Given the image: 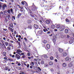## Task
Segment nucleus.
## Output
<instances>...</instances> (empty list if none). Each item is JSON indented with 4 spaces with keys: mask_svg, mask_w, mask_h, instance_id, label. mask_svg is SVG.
Returning a JSON list of instances; mask_svg holds the SVG:
<instances>
[{
    "mask_svg": "<svg viewBox=\"0 0 74 74\" xmlns=\"http://www.w3.org/2000/svg\"><path fill=\"white\" fill-rule=\"evenodd\" d=\"M15 58H16L17 60H19V59H21V56H20L16 54L15 55Z\"/></svg>",
    "mask_w": 74,
    "mask_h": 74,
    "instance_id": "nucleus-1",
    "label": "nucleus"
},
{
    "mask_svg": "<svg viewBox=\"0 0 74 74\" xmlns=\"http://www.w3.org/2000/svg\"><path fill=\"white\" fill-rule=\"evenodd\" d=\"M37 8L36 7L35 5H32V11H34V10L37 9Z\"/></svg>",
    "mask_w": 74,
    "mask_h": 74,
    "instance_id": "nucleus-2",
    "label": "nucleus"
},
{
    "mask_svg": "<svg viewBox=\"0 0 74 74\" xmlns=\"http://www.w3.org/2000/svg\"><path fill=\"white\" fill-rule=\"evenodd\" d=\"M2 9L3 10H5V8H7V6L5 5V4H4L2 6Z\"/></svg>",
    "mask_w": 74,
    "mask_h": 74,
    "instance_id": "nucleus-3",
    "label": "nucleus"
},
{
    "mask_svg": "<svg viewBox=\"0 0 74 74\" xmlns=\"http://www.w3.org/2000/svg\"><path fill=\"white\" fill-rule=\"evenodd\" d=\"M64 29H65V27L64 26H62L60 28V31L61 32L63 31Z\"/></svg>",
    "mask_w": 74,
    "mask_h": 74,
    "instance_id": "nucleus-4",
    "label": "nucleus"
},
{
    "mask_svg": "<svg viewBox=\"0 0 74 74\" xmlns=\"http://www.w3.org/2000/svg\"><path fill=\"white\" fill-rule=\"evenodd\" d=\"M71 40H70L69 41V43L70 44H72L73 42V40H74V38H71Z\"/></svg>",
    "mask_w": 74,
    "mask_h": 74,
    "instance_id": "nucleus-5",
    "label": "nucleus"
},
{
    "mask_svg": "<svg viewBox=\"0 0 74 74\" xmlns=\"http://www.w3.org/2000/svg\"><path fill=\"white\" fill-rule=\"evenodd\" d=\"M20 52H22V51H21V50L20 49L17 50V52H16V53H18V54H19V55H20V56H21V53H20Z\"/></svg>",
    "mask_w": 74,
    "mask_h": 74,
    "instance_id": "nucleus-6",
    "label": "nucleus"
},
{
    "mask_svg": "<svg viewBox=\"0 0 74 74\" xmlns=\"http://www.w3.org/2000/svg\"><path fill=\"white\" fill-rule=\"evenodd\" d=\"M51 21H49L48 20H47L45 22L47 23V24H49L50 23V22H51Z\"/></svg>",
    "mask_w": 74,
    "mask_h": 74,
    "instance_id": "nucleus-7",
    "label": "nucleus"
},
{
    "mask_svg": "<svg viewBox=\"0 0 74 74\" xmlns=\"http://www.w3.org/2000/svg\"><path fill=\"white\" fill-rule=\"evenodd\" d=\"M60 25L59 24H57L56 25V27L57 29H59L60 27Z\"/></svg>",
    "mask_w": 74,
    "mask_h": 74,
    "instance_id": "nucleus-8",
    "label": "nucleus"
},
{
    "mask_svg": "<svg viewBox=\"0 0 74 74\" xmlns=\"http://www.w3.org/2000/svg\"><path fill=\"white\" fill-rule=\"evenodd\" d=\"M34 26L36 29H38V25H34Z\"/></svg>",
    "mask_w": 74,
    "mask_h": 74,
    "instance_id": "nucleus-9",
    "label": "nucleus"
},
{
    "mask_svg": "<svg viewBox=\"0 0 74 74\" xmlns=\"http://www.w3.org/2000/svg\"><path fill=\"white\" fill-rule=\"evenodd\" d=\"M59 51L60 53H62L63 52V49L60 48H59Z\"/></svg>",
    "mask_w": 74,
    "mask_h": 74,
    "instance_id": "nucleus-10",
    "label": "nucleus"
},
{
    "mask_svg": "<svg viewBox=\"0 0 74 74\" xmlns=\"http://www.w3.org/2000/svg\"><path fill=\"white\" fill-rule=\"evenodd\" d=\"M47 47L48 49H49L50 48V47H51V46H50V45L49 44H47Z\"/></svg>",
    "mask_w": 74,
    "mask_h": 74,
    "instance_id": "nucleus-11",
    "label": "nucleus"
},
{
    "mask_svg": "<svg viewBox=\"0 0 74 74\" xmlns=\"http://www.w3.org/2000/svg\"><path fill=\"white\" fill-rule=\"evenodd\" d=\"M10 12H11V13L12 14H14V12H13V9L12 8L10 9Z\"/></svg>",
    "mask_w": 74,
    "mask_h": 74,
    "instance_id": "nucleus-12",
    "label": "nucleus"
},
{
    "mask_svg": "<svg viewBox=\"0 0 74 74\" xmlns=\"http://www.w3.org/2000/svg\"><path fill=\"white\" fill-rule=\"evenodd\" d=\"M45 67H49V66L48 64H45L44 65Z\"/></svg>",
    "mask_w": 74,
    "mask_h": 74,
    "instance_id": "nucleus-13",
    "label": "nucleus"
},
{
    "mask_svg": "<svg viewBox=\"0 0 74 74\" xmlns=\"http://www.w3.org/2000/svg\"><path fill=\"white\" fill-rule=\"evenodd\" d=\"M65 32L66 33H68L69 32V29H66L65 30Z\"/></svg>",
    "mask_w": 74,
    "mask_h": 74,
    "instance_id": "nucleus-14",
    "label": "nucleus"
},
{
    "mask_svg": "<svg viewBox=\"0 0 74 74\" xmlns=\"http://www.w3.org/2000/svg\"><path fill=\"white\" fill-rule=\"evenodd\" d=\"M7 17L8 18V19H9V20H10V19H11V17L10 15H8L7 16Z\"/></svg>",
    "mask_w": 74,
    "mask_h": 74,
    "instance_id": "nucleus-15",
    "label": "nucleus"
},
{
    "mask_svg": "<svg viewBox=\"0 0 74 74\" xmlns=\"http://www.w3.org/2000/svg\"><path fill=\"white\" fill-rule=\"evenodd\" d=\"M8 29L10 30L11 32H13V29H12V28H11L10 27H8Z\"/></svg>",
    "mask_w": 74,
    "mask_h": 74,
    "instance_id": "nucleus-16",
    "label": "nucleus"
},
{
    "mask_svg": "<svg viewBox=\"0 0 74 74\" xmlns=\"http://www.w3.org/2000/svg\"><path fill=\"white\" fill-rule=\"evenodd\" d=\"M2 9V3L0 2V9Z\"/></svg>",
    "mask_w": 74,
    "mask_h": 74,
    "instance_id": "nucleus-17",
    "label": "nucleus"
},
{
    "mask_svg": "<svg viewBox=\"0 0 74 74\" xmlns=\"http://www.w3.org/2000/svg\"><path fill=\"white\" fill-rule=\"evenodd\" d=\"M63 55L64 56H67V53L65 52L63 53Z\"/></svg>",
    "mask_w": 74,
    "mask_h": 74,
    "instance_id": "nucleus-18",
    "label": "nucleus"
},
{
    "mask_svg": "<svg viewBox=\"0 0 74 74\" xmlns=\"http://www.w3.org/2000/svg\"><path fill=\"white\" fill-rule=\"evenodd\" d=\"M49 64L50 66H52L53 65V63L51 62H50L49 63Z\"/></svg>",
    "mask_w": 74,
    "mask_h": 74,
    "instance_id": "nucleus-19",
    "label": "nucleus"
},
{
    "mask_svg": "<svg viewBox=\"0 0 74 74\" xmlns=\"http://www.w3.org/2000/svg\"><path fill=\"white\" fill-rule=\"evenodd\" d=\"M22 15V14L21 13H19L17 16V18H19V17H20V16H21Z\"/></svg>",
    "mask_w": 74,
    "mask_h": 74,
    "instance_id": "nucleus-20",
    "label": "nucleus"
},
{
    "mask_svg": "<svg viewBox=\"0 0 74 74\" xmlns=\"http://www.w3.org/2000/svg\"><path fill=\"white\" fill-rule=\"evenodd\" d=\"M65 60L66 61H69V58L68 57H66L65 58Z\"/></svg>",
    "mask_w": 74,
    "mask_h": 74,
    "instance_id": "nucleus-21",
    "label": "nucleus"
},
{
    "mask_svg": "<svg viewBox=\"0 0 74 74\" xmlns=\"http://www.w3.org/2000/svg\"><path fill=\"white\" fill-rule=\"evenodd\" d=\"M7 49L8 51H10L11 49V47H10L9 46H8L7 48Z\"/></svg>",
    "mask_w": 74,
    "mask_h": 74,
    "instance_id": "nucleus-22",
    "label": "nucleus"
},
{
    "mask_svg": "<svg viewBox=\"0 0 74 74\" xmlns=\"http://www.w3.org/2000/svg\"><path fill=\"white\" fill-rule=\"evenodd\" d=\"M44 57L45 59H47V58H48V56H47L45 55H44Z\"/></svg>",
    "mask_w": 74,
    "mask_h": 74,
    "instance_id": "nucleus-23",
    "label": "nucleus"
},
{
    "mask_svg": "<svg viewBox=\"0 0 74 74\" xmlns=\"http://www.w3.org/2000/svg\"><path fill=\"white\" fill-rule=\"evenodd\" d=\"M62 66L63 67H66V63H64L63 64Z\"/></svg>",
    "mask_w": 74,
    "mask_h": 74,
    "instance_id": "nucleus-24",
    "label": "nucleus"
},
{
    "mask_svg": "<svg viewBox=\"0 0 74 74\" xmlns=\"http://www.w3.org/2000/svg\"><path fill=\"white\" fill-rule=\"evenodd\" d=\"M9 25H10V27L12 28L13 27V24H9Z\"/></svg>",
    "mask_w": 74,
    "mask_h": 74,
    "instance_id": "nucleus-25",
    "label": "nucleus"
},
{
    "mask_svg": "<svg viewBox=\"0 0 74 74\" xmlns=\"http://www.w3.org/2000/svg\"><path fill=\"white\" fill-rule=\"evenodd\" d=\"M6 52H4L3 53V55L4 56H5V57H6Z\"/></svg>",
    "mask_w": 74,
    "mask_h": 74,
    "instance_id": "nucleus-26",
    "label": "nucleus"
},
{
    "mask_svg": "<svg viewBox=\"0 0 74 74\" xmlns=\"http://www.w3.org/2000/svg\"><path fill=\"white\" fill-rule=\"evenodd\" d=\"M7 12L8 14H11V11L10 10H8L7 11Z\"/></svg>",
    "mask_w": 74,
    "mask_h": 74,
    "instance_id": "nucleus-27",
    "label": "nucleus"
},
{
    "mask_svg": "<svg viewBox=\"0 0 74 74\" xmlns=\"http://www.w3.org/2000/svg\"><path fill=\"white\" fill-rule=\"evenodd\" d=\"M5 43L6 46H8V43L7 42H5Z\"/></svg>",
    "mask_w": 74,
    "mask_h": 74,
    "instance_id": "nucleus-28",
    "label": "nucleus"
},
{
    "mask_svg": "<svg viewBox=\"0 0 74 74\" xmlns=\"http://www.w3.org/2000/svg\"><path fill=\"white\" fill-rule=\"evenodd\" d=\"M28 28L30 29H32V25H30L28 26Z\"/></svg>",
    "mask_w": 74,
    "mask_h": 74,
    "instance_id": "nucleus-29",
    "label": "nucleus"
},
{
    "mask_svg": "<svg viewBox=\"0 0 74 74\" xmlns=\"http://www.w3.org/2000/svg\"><path fill=\"white\" fill-rule=\"evenodd\" d=\"M66 21L67 22H70V21L67 18L66 19Z\"/></svg>",
    "mask_w": 74,
    "mask_h": 74,
    "instance_id": "nucleus-30",
    "label": "nucleus"
},
{
    "mask_svg": "<svg viewBox=\"0 0 74 74\" xmlns=\"http://www.w3.org/2000/svg\"><path fill=\"white\" fill-rule=\"evenodd\" d=\"M51 27L52 29H55V25H51Z\"/></svg>",
    "mask_w": 74,
    "mask_h": 74,
    "instance_id": "nucleus-31",
    "label": "nucleus"
},
{
    "mask_svg": "<svg viewBox=\"0 0 74 74\" xmlns=\"http://www.w3.org/2000/svg\"><path fill=\"white\" fill-rule=\"evenodd\" d=\"M50 70L51 72H53L54 71V70H53V68H51L50 69Z\"/></svg>",
    "mask_w": 74,
    "mask_h": 74,
    "instance_id": "nucleus-32",
    "label": "nucleus"
},
{
    "mask_svg": "<svg viewBox=\"0 0 74 74\" xmlns=\"http://www.w3.org/2000/svg\"><path fill=\"white\" fill-rule=\"evenodd\" d=\"M39 34H42V30H40Z\"/></svg>",
    "mask_w": 74,
    "mask_h": 74,
    "instance_id": "nucleus-33",
    "label": "nucleus"
},
{
    "mask_svg": "<svg viewBox=\"0 0 74 74\" xmlns=\"http://www.w3.org/2000/svg\"><path fill=\"white\" fill-rule=\"evenodd\" d=\"M41 64H44V62L43 61H41Z\"/></svg>",
    "mask_w": 74,
    "mask_h": 74,
    "instance_id": "nucleus-34",
    "label": "nucleus"
},
{
    "mask_svg": "<svg viewBox=\"0 0 74 74\" xmlns=\"http://www.w3.org/2000/svg\"><path fill=\"white\" fill-rule=\"evenodd\" d=\"M31 22V21L30 20H28L27 21V23H30Z\"/></svg>",
    "mask_w": 74,
    "mask_h": 74,
    "instance_id": "nucleus-35",
    "label": "nucleus"
},
{
    "mask_svg": "<svg viewBox=\"0 0 74 74\" xmlns=\"http://www.w3.org/2000/svg\"><path fill=\"white\" fill-rule=\"evenodd\" d=\"M24 2L25 3V4H26V6H28V5L27 4V3H26V1H24Z\"/></svg>",
    "mask_w": 74,
    "mask_h": 74,
    "instance_id": "nucleus-36",
    "label": "nucleus"
},
{
    "mask_svg": "<svg viewBox=\"0 0 74 74\" xmlns=\"http://www.w3.org/2000/svg\"><path fill=\"white\" fill-rule=\"evenodd\" d=\"M17 69L18 70H21V67L18 66L17 67Z\"/></svg>",
    "mask_w": 74,
    "mask_h": 74,
    "instance_id": "nucleus-37",
    "label": "nucleus"
},
{
    "mask_svg": "<svg viewBox=\"0 0 74 74\" xmlns=\"http://www.w3.org/2000/svg\"><path fill=\"white\" fill-rule=\"evenodd\" d=\"M43 42L44 44H46V43H47V41L44 40V41H43Z\"/></svg>",
    "mask_w": 74,
    "mask_h": 74,
    "instance_id": "nucleus-38",
    "label": "nucleus"
},
{
    "mask_svg": "<svg viewBox=\"0 0 74 74\" xmlns=\"http://www.w3.org/2000/svg\"><path fill=\"white\" fill-rule=\"evenodd\" d=\"M73 66V65H72L71 64H69V67H72V66Z\"/></svg>",
    "mask_w": 74,
    "mask_h": 74,
    "instance_id": "nucleus-39",
    "label": "nucleus"
},
{
    "mask_svg": "<svg viewBox=\"0 0 74 74\" xmlns=\"http://www.w3.org/2000/svg\"><path fill=\"white\" fill-rule=\"evenodd\" d=\"M20 11L21 12H23V8L22 7L20 9Z\"/></svg>",
    "mask_w": 74,
    "mask_h": 74,
    "instance_id": "nucleus-40",
    "label": "nucleus"
},
{
    "mask_svg": "<svg viewBox=\"0 0 74 74\" xmlns=\"http://www.w3.org/2000/svg\"><path fill=\"white\" fill-rule=\"evenodd\" d=\"M3 13L4 14H7V11L5 10V11H3Z\"/></svg>",
    "mask_w": 74,
    "mask_h": 74,
    "instance_id": "nucleus-41",
    "label": "nucleus"
},
{
    "mask_svg": "<svg viewBox=\"0 0 74 74\" xmlns=\"http://www.w3.org/2000/svg\"><path fill=\"white\" fill-rule=\"evenodd\" d=\"M8 60H10V61H11L12 62L13 61V60L11 59L10 58H8Z\"/></svg>",
    "mask_w": 74,
    "mask_h": 74,
    "instance_id": "nucleus-42",
    "label": "nucleus"
},
{
    "mask_svg": "<svg viewBox=\"0 0 74 74\" xmlns=\"http://www.w3.org/2000/svg\"><path fill=\"white\" fill-rule=\"evenodd\" d=\"M0 14H2V15H4V14L3 13V11H1L0 12Z\"/></svg>",
    "mask_w": 74,
    "mask_h": 74,
    "instance_id": "nucleus-43",
    "label": "nucleus"
},
{
    "mask_svg": "<svg viewBox=\"0 0 74 74\" xmlns=\"http://www.w3.org/2000/svg\"><path fill=\"white\" fill-rule=\"evenodd\" d=\"M8 68L7 67H5V70H8Z\"/></svg>",
    "mask_w": 74,
    "mask_h": 74,
    "instance_id": "nucleus-44",
    "label": "nucleus"
},
{
    "mask_svg": "<svg viewBox=\"0 0 74 74\" xmlns=\"http://www.w3.org/2000/svg\"><path fill=\"white\" fill-rule=\"evenodd\" d=\"M38 69L39 70H40V71H41V68H40V67H38Z\"/></svg>",
    "mask_w": 74,
    "mask_h": 74,
    "instance_id": "nucleus-45",
    "label": "nucleus"
},
{
    "mask_svg": "<svg viewBox=\"0 0 74 74\" xmlns=\"http://www.w3.org/2000/svg\"><path fill=\"white\" fill-rule=\"evenodd\" d=\"M56 58H57V59H59V56L58 55H57Z\"/></svg>",
    "mask_w": 74,
    "mask_h": 74,
    "instance_id": "nucleus-46",
    "label": "nucleus"
},
{
    "mask_svg": "<svg viewBox=\"0 0 74 74\" xmlns=\"http://www.w3.org/2000/svg\"><path fill=\"white\" fill-rule=\"evenodd\" d=\"M53 59V57H51L50 58V59H51V60H52V59Z\"/></svg>",
    "mask_w": 74,
    "mask_h": 74,
    "instance_id": "nucleus-47",
    "label": "nucleus"
},
{
    "mask_svg": "<svg viewBox=\"0 0 74 74\" xmlns=\"http://www.w3.org/2000/svg\"><path fill=\"white\" fill-rule=\"evenodd\" d=\"M23 45H24L25 47H26V45L25 43L24 42H23Z\"/></svg>",
    "mask_w": 74,
    "mask_h": 74,
    "instance_id": "nucleus-48",
    "label": "nucleus"
},
{
    "mask_svg": "<svg viewBox=\"0 0 74 74\" xmlns=\"http://www.w3.org/2000/svg\"><path fill=\"white\" fill-rule=\"evenodd\" d=\"M18 45L20 46V47H21V43L20 42H18Z\"/></svg>",
    "mask_w": 74,
    "mask_h": 74,
    "instance_id": "nucleus-49",
    "label": "nucleus"
},
{
    "mask_svg": "<svg viewBox=\"0 0 74 74\" xmlns=\"http://www.w3.org/2000/svg\"><path fill=\"white\" fill-rule=\"evenodd\" d=\"M27 67L28 68H29V64H27Z\"/></svg>",
    "mask_w": 74,
    "mask_h": 74,
    "instance_id": "nucleus-50",
    "label": "nucleus"
},
{
    "mask_svg": "<svg viewBox=\"0 0 74 74\" xmlns=\"http://www.w3.org/2000/svg\"><path fill=\"white\" fill-rule=\"evenodd\" d=\"M12 18L14 20H15V16H13Z\"/></svg>",
    "mask_w": 74,
    "mask_h": 74,
    "instance_id": "nucleus-51",
    "label": "nucleus"
},
{
    "mask_svg": "<svg viewBox=\"0 0 74 74\" xmlns=\"http://www.w3.org/2000/svg\"><path fill=\"white\" fill-rule=\"evenodd\" d=\"M56 41V40H55V39H53V42H55Z\"/></svg>",
    "mask_w": 74,
    "mask_h": 74,
    "instance_id": "nucleus-52",
    "label": "nucleus"
},
{
    "mask_svg": "<svg viewBox=\"0 0 74 74\" xmlns=\"http://www.w3.org/2000/svg\"><path fill=\"white\" fill-rule=\"evenodd\" d=\"M21 64L20 63H19L18 64V66H21Z\"/></svg>",
    "mask_w": 74,
    "mask_h": 74,
    "instance_id": "nucleus-53",
    "label": "nucleus"
},
{
    "mask_svg": "<svg viewBox=\"0 0 74 74\" xmlns=\"http://www.w3.org/2000/svg\"><path fill=\"white\" fill-rule=\"evenodd\" d=\"M43 31H44V32H46V29H43Z\"/></svg>",
    "mask_w": 74,
    "mask_h": 74,
    "instance_id": "nucleus-54",
    "label": "nucleus"
},
{
    "mask_svg": "<svg viewBox=\"0 0 74 74\" xmlns=\"http://www.w3.org/2000/svg\"><path fill=\"white\" fill-rule=\"evenodd\" d=\"M21 3L23 4V5L24 4V2H23V1H22Z\"/></svg>",
    "mask_w": 74,
    "mask_h": 74,
    "instance_id": "nucleus-55",
    "label": "nucleus"
},
{
    "mask_svg": "<svg viewBox=\"0 0 74 74\" xmlns=\"http://www.w3.org/2000/svg\"><path fill=\"white\" fill-rule=\"evenodd\" d=\"M11 44L10 43H9L8 45V46L10 47H11Z\"/></svg>",
    "mask_w": 74,
    "mask_h": 74,
    "instance_id": "nucleus-56",
    "label": "nucleus"
},
{
    "mask_svg": "<svg viewBox=\"0 0 74 74\" xmlns=\"http://www.w3.org/2000/svg\"><path fill=\"white\" fill-rule=\"evenodd\" d=\"M25 55V54L24 53H21V55Z\"/></svg>",
    "mask_w": 74,
    "mask_h": 74,
    "instance_id": "nucleus-57",
    "label": "nucleus"
},
{
    "mask_svg": "<svg viewBox=\"0 0 74 74\" xmlns=\"http://www.w3.org/2000/svg\"><path fill=\"white\" fill-rule=\"evenodd\" d=\"M27 55L28 56H30V53H28L27 54Z\"/></svg>",
    "mask_w": 74,
    "mask_h": 74,
    "instance_id": "nucleus-58",
    "label": "nucleus"
},
{
    "mask_svg": "<svg viewBox=\"0 0 74 74\" xmlns=\"http://www.w3.org/2000/svg\"><path fill=\"white\" fill-rule=\"evenodd\" d=\"M24 40L26 41H27V39H26V38H24Z\"/></svg>",
    "mask_w": 74,
    "mask_h": 74,
    "instance_id": "nucleus-59",
    "label": "nucleus"
},
{
    "mask_svg": "<svg viewBox=\"0 0 74 74\" xmlns=\"http://www.w3.org/2000/svg\"><path fill=\"white\" fill-rule=\"evenodd\" d=\"M55 62H58V60L56 59H55Z\"/></svg>",
    "mask_w": 74,
    "mask_h": 74,
    "instance_id": "nucleus-60",
    "label": "nucleus"
},
{
    "mask_svg": "<svg viewBox=\"0 0 74 74\" xmlns=\"http://www.w3.org/2000/svg\"><path fill=\"white\" fill-rule=\"evenodd\" d=\"M31 63L32 64V65H34V62H32Z\"/></svg>",
    "mask_w": 74,
    "mask_h": 74,
    "instance_id": "nucleus-61",
    "label": "nucleus"
},
{
    "mask_svg": "<svg viewBox=\"0 0 74 74\" xmlns=\"http://www.w3.org/2000/svg\"><path fill=\"white\" fill-rule=\"evenodd\" d=\"M69 37H70L69 35H67V38H69Z\"/></svg>",
    "mask_w": 74,
    "mask_h": 74,
    "instance_id": "nucleus-62",
    "label": "nucleus"
},
{
    "mask_svg": "<svg viewBox=\"0 0 74 74\" xmlns=\"http://www.w3.org/2000/svg\"><path fill=\"white\" fill-rule=\"evenodd\" d=\"M30 69H32L33 68V66H30Z\"/></svg>",
    "mask_w": 74,
    "mask_h": 74,
    "instance_id": "nucleus-63",
    "label": "nucleus"
},
{
    "mask_svg": "<svg viewBox=\"0 0 74 74\" xmlns=\"http://www.w3.org/2000/svg\"><path fill=\"white\" fill-rule=\"evenodd\" d=\"M50 33V32L49 31L47 32V34H49Z\"/></svg>",
    "mask_w": 74,
    "mask_h": 74,
    "instance_id": "nucleus-64",
    "label": "nucleus"
}]
</instances>
